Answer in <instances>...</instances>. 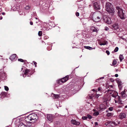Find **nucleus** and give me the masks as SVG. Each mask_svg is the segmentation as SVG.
I'll return each instance as SVG.
<instances>
[{"mask_svg": "<svg viewBox=\"0 0 127 127\" xmlns=\"http://www.w3.org/2000/svg\"><path fill=\"white\" fill-rule=\"evenodd\" d=\"M107 94L111 95V96L114 97H116L118 95V93L115 91L108 90L105 92Z\"/></svg>", "mask_w": 127, "mask_h": 127, "instance_id": "3", "label": "nucleus"}, {"mask_svg": "<svg viewBox=\"0 0 127 127\" xmlns=\"http://www.w3.org/2000/svg\"><path fill=\"white\" fill-rule=\"evenodd\" d=\"M38 35L39 36H41L42 34V32L41 31H39L38 32Z\"/></svg>", "mask_w": 127, "mask_h": 127, "instance_id": "30", "label": "nucleus"}, {"mask_svg": "<svg viewBox=\"0 0 127 127\" xmlns=\"http://www.w3.org/2000/svg\"><path fill=\"white\" fill-rule=\"evenodd\" d=\"M116 9L118 10V14L119 16L122 19H124V14L123 10L119 7H117Z\"/></svg>", "mask_w": 127, "mask_h": 127, "instance_id": "4", "label": "nucleus"}, {"mask_svg": "<svg viewBox=\"0 0 127 127\" xmlns=\"http://www.w3.org/2000/svg\"><path fill=\"white\" fill-rule=\"evenodd\" d=\"M102 88L101 87H99L98 88L97 90H96V91L97 92V91H100L102 90Z\"/></svg>", "mask_w": 127, "mask_h": 127, "instance_id": "35", "label": "nucleus"}, {"mask_svg": "<svg viewBox=\"0 0 127 127\" xmlns=\"http://www.w3.org/2000/svg\"><path fill=\"white\" fill-rule=\"evenodd\" d=\"M99 114V113L98 112H96L94 113L93 115L94 116H97Z\"/></svg>", "mask_w": 127, "mask_h": 127, "instance_id": "28", "label": "nucleus"}, {"mask_svg": "<svg viewBox=\"0 0 127 127\" xmlns=\"http://www.w3.org/2000/svg\"><path fill=\"white\" fill-rule=\"evenodd\" d=\"M2 19V17L1 16H0V20H1Z\"/></svg>", "mask_w": 127, "mask_h": 127, "instance_id": "51", "label": "nucleus"}, {"mask_svg": "<svg viewBox=\"0 0 127 127\" xmlns=\"http://www.w3.org/2000/svg\"><path fill=\"white\" fill-rule=\"evenodd\" d=\"M94 8L96 10L100 9V4L97 2H95L94 4Z\"/></svg>", "mask_w": 127, "mask_h": 127, "instance_id": "9", "label": "nucleus"}, {"mask_svg": "<svg viewBox=\"0 0 127 127\" xmlns=\"http://www.w3.org/2000/svg\"><path fill=\"white\" fill-rule=\"evenodd\" d=\"M119 58L121 62H122V60L124 59V57L123 55H120L119 56Z\"/></svg>", "mask_w": 127, "mask_h": 127, "instance_id": "22", "label": "nucleus"}, {"mask_svg": "<svg viewBox=\"0 0 127 127\" xmlns=\"http://www.w3.org/2000/svg\"><path fill=\"white\" fill-rule=\"evenodd\" d=\"M18 61L21 62H24V61L23 60L21 59H18Z\"/></svg>", "mask_w": 127, "mask_h": 127, "instance_id": "37", "label": "nucleus"}, {"mask_svg": "<svg viewBox=\"0 0 127 127\" xmlns=\"http://www.w3.org/2000/svg\"><path fill=\"white\" fill-rule=\"evenodd\" d=\"M111 124H114L115 126H117V124H116L115 122H112L111 123Z\"/></svg>", "mask_w": 127, "mask_h": 127, "instance_id": "42", "label": "nucleus"}, {"mask_svg": "<svg viewBox=\"0 0 127 127\" xmlns=\"http://www.w3.org/2000/svg\"><path fill=\"white\" fill-rule=\"evenodd\" d=\"M93 91H96V90H95V89H93Z\"/></svg>", "mask_w": 127, "mask_h": 127, "instance_id": "56", "label": "nucleus"}, {"mask_svg": "<svg viewBox=\"0 0 127 127\" xmlns=\"http://www.w3.org/2000/svg\"><path fill=\"white\" fill-rule=\"evenodd\" d=\"M84 47L86 49L90 50H92L93 49L92 48L89 46H84Z\"/></svg>", "mask_w": 127, "mask_h": 127, "instance_id": "23", "label": "nucleus"}, {"mask_svg": "<svg viewBox=\"0 0 127 127\" xmlns=\"http://www.w3.org/2000/svg\"><path fill=\"white\" fill-rule=\"evenodd\" d=\"M113 107H109L108 108L109 110L111 111H112L113 110Z\"/></svg>", "mask_w": 127, "mask_h": 127, "instance_id": "38", "label": "nucleus"}, {"mask_svg": "<svg viewBox=\"0 0 127 127\" xmlns=\"http://www.w3.org/2000/svg\"><path fill=\"white\" fill-rule=\"evenodd\" d=\"M125 90L123 91L121 93V94L122 97H125Z\"/></svg>", "mask_w": 127, "mask_h": 127, "instance_id": "26", "label": "nucleus"}, {"mask_svg": "<svg viewBox=\"0 0 127 127\" xmlns=\"http://www.w3.org/2000/svg\"><path fill=\"white\" fill-rule=\"evenodd\" d=\"M53 117L51 115H48L47 116V118L48 121L50 122V123L52 122L53 120Z\"/></svg>", "mask_w": 127, "mask_h": 127, "instance_id": "11", "label": "nucleus"}, {"mask_svg": "<svg viewBox=\"0 0 127 127\" xmlns=\"http://www.w3.org/2000/svg\"><path fill=\"white\" fill-rule=\"evenodd\" d=\"M118 124H119L120 122H117Z\"/></svg>", "mask_w": 127, "mask_h": 127, "instance_id": "59", "label": "nucleus"}, {"mask_svg": "<svg viewBox=\"0 0 127 127\" xmlns=\"http://www.w3.org/2000/svg\"><path fill=\"white\" fill-rule=\"evenodd\" d=\"M72 123L76 125H79L80 124V123L79 122H77L75 120H71Z\"/></svg>", "mask_w": 127, "mask_h": 127, "instance_id": "13", "label": "nucleus"}, {"mask_svg": "<svg viewBox=\"0 0 127 127\" xmlns=\"http://www.w3.org/2000/svg\"><path fill=\"white\" fill-rule=\"evenodd\" d=\"M118 76V74H116L115 75V76L116 77H117Z\"/></svg>", "mask_w": 127, "mask_h": 127, "instance_id": "49", "label": "nucleus"}, {"mask_svg": "<svg viewBox=\"0 0 127 127\" xmlns=\"http://www.w3.org/2000/svg\"><path fill=\"white\" fill-rule=\"evenodd\" d=\"M117 63V62L115 60H114L113 61L112 64L113 65H115Z\"/></svg>", "mask_w": 127, "mask_h": 127, "instance_id": "34", "label": "nucleus"}, {"mask_svg": "<svg viewBox=\"0 0 127 127\" xmlns=\"http://www.w3.org/2000/svg\"><path fill=\"white\" fill-rule=\"evenodd\" d=\"M114 114L112 113H108L106 115V116L108 117L112 116Z\"/></svg>", "mask_w": 127, "mask_h": 127, "instance_id": "19", "label": "nucleus"}, {"mask_svg": "<svg viewBox=\"0 0 127 127\" xmlns=\"http://www.w3.org/2000/svg\"><path fill=\"white\" fill-rule=\"evenodd\" d=\"M60 122L59 121H56L54 122V124L55 125H59L60 124Z\"/></svg>", "mask_w": 127, "mask_h": 127, "instance_id": "29", "label": "nucleus"}, {"mask_svg": "<svg viewBox=\"0 0 127 127\" xmlns=\"http://www.w3.org/2000/svg\"><path fill=\"white\" fill-rule=\"evenodd\" d=\"M111 4L107 2L106 4V10L109 13H113L114 12V9L112 7Z\"/></svg>", "mask_w": 127, "mask_h": 127, "instance_id": "2", "label": "nucleus"}, {"mask_svg": "<svg viewBox=\"0 0 127 127\" xmlns=\"http://www.w3.org/2000/svg\"><path fill=\"white\" fill-rule=\"evenodd\" d=\"M122 84H121L118 85L119 89L120 90H121L122 88Z\"/></svg>", "mask_w": 127, "mask_h": 127, "instance_id": "33", "label": "nucleus"}, {"mask_svg": "<svg viewBox=\"0 0 127 127\" xmlns=\"http://www.w3.org/2000/svg\"><path fill=\"white\" fill-rule=\"evenodd\" d=\"M3 73V76H1V77H3L4 78L6 77V76L5 75V74L4 73Z\"/></svg>", "mask_w": 127, "mask_h": 127, "instance_id": "44", "label": "nucleus"}, {"mask_svg": "<svg viewBox=\"0 0 127 127\" xmlns=\"http://www.w3.org/2000/svg\"><path fill=\"white\" fill-rule=\"evenodd\" d=\"M76 15L77 16H78L79 15V13L78 12H76Z\"/></svg>", "mask_w": 127, "mask_h": 127, "instance_id": "47", "label": "nucleus"}, {"mask_svg": "<svg viewBox=\"0 0 127 127\" xmlns=\"http://www.w3.org/2000/svg\"><path fill=\"white\" fill-rule=\"evenodd\" d=\"M118 97H119V98H120V97H119V96H118Z\"/></svg>", "mask_w": 127, "mask_h": 127, "instance_id": "64", "label": "nucleus"}, {"mask_svg": "<svg viewBox=\"0 0 127 127\" xmlns=\"http://www.w3.org/2000/svg\"><path fill=\"white\" fill-rule=\"evenodd\" d=\"M4 89L6 91H8L9 90V88L8 87L6 86H4Z\"/></svg>", "mask_w": 127, "mask_h": 127, "instance_id": "31", "label": "nucleus"}, {"mask_svg": "<svg viewBox=\"0 0 127 127\" xmlns=\"http://www.w3.org/2000/svg\"><path fill=\"white\" fill-rule=\"evenodd\" d=\"M115 103H117V101L116 100H115Z\"/></svg>", "mask_w": 127, "mask_h": 127, "instance_id": "60", "label": "nucleus"}, {"mask_svg": "<svg viewBox=\"0 0 127 127\" xmlns=\"http://www.w3.org/2000/svg\"><path fill=\"white\" fill-rule=\"evenodd\" d=\"M90 30L93 32H97L98 31L97 29L94 27H92L91 28Z\"/></svg>", "mask_w": 127, "mask_h": 127, "instance_id": "14", "label": "nucleus"}, {"mask_svg": "<svg viewBox=\"0 0 127 127\" xmlns=\"http://www.w3.org/2000/svg\"><path fill=\"white\" fill-rule=\"evenodd\" d=\"M118 25L117 24H115L112 26L111 28L113 30H116L118 29Z\"/></svg>", "mask_w": 127, "mask_h": 127, "instance_id": "12", "label": "nucleus"}, {"mask_svg": "<svg viewBox=\"0 0 127 127\" xmlns=\"http://www.w3.org/2000/svg\"><path fill=\"white\" fill-rule=\"evenodd\" d=\"M30 24L31 25H32L33 24V23L32 22H30Z\"/></svg>", "mask_w": 127, "mask_h": 127, "instance_id": "50", "label": "nucleus"}, {"mask_svg": "<svg viewBox=\"0 0 127 127\" xmlns=\"http://www.w3.org/2000/svg\"><path fill=\"white\" fill-rule=\"evenodd\" d=\"M30 117L29 115L25 119V120L28 122H29L30 121H32L31 120V118H29Z\"/></svg>", "mask_w": 127, "mask_h": 127, "instance_id": "18", "label": "nucleus"}, {"mask_svg": "<svg viewBox=\"0 0 127 127\" xmlns=\"http://www.w3.org/2000/svg\"><path fill=\"white\" fill-rule=\"evenodd\" d=\"M79 67V66L78 67H76L75 68H78V67Z\"/></svg>", "mask_w": 127, "mask_h": 127, "instance_id": "62", "label": "nucleus"}, {"mask_svg": "<svg viewBox=\"0 0 127 127\" xmlns=\"http://www.w3.org/2000/svg\"><path fill=\"white\" fill-rule=\"evenodd\" d=\"M18 127H27L26 125H25L23 123H21L19 124Z\"/></svg>", "mask_w": 127, "mask_h": 127, "instance_id": "20", "label": "nucleus"}, {"mask_svg": "<svg viewBox=\"0 0 127 127\" xmlns=\"http://www.w3.org/2000/svg\"><path fill=\"white\" fill-rule=\"evenodd\" d=\"M110 86V87L111 88H112L113 87V86L112 85Z\"/></svg>", "mask_w": 127, "mask_h": 127, "instance_id": "57", "label": "nucleus"}, {"mask_svg": "<svg viewBox=\"0 0 127 127\" xmlns=\"http://www.w3.org/2000/svg\"><path fill=\"white\" fill-rule=\"evenodd\" d=\"M68 79V75L66 76L65 77H63L61 79L59 80L58 81H57V82L58 83H59L61 84L60 83L61 82L62 83H64L66 82Z\"/></svg>", "mask_w": 127, "mask_h": 127, "instance_id": "6", "label": "nucleus"}, {"mask_svg": "<svg viewBox=\"0 0 127 127\" xmlns=\"http://www.w3.org/2000/svg\"><path fill=\"white\" fill-rule=\"evenodd\" d=\"M106 22L108 24H110L111 23L110 19L109 18H107Z\"/></svg>", "mask_w": 127, "mask_h": 127, "instance_id": "16", "label": "nucleus"}, {"mask_svg": "<svg viewBox=\"0 0 127 127\" xmlns=\"http://www.w3.org/2000/svg\"><path fill=\"white\" fill-rule=\"evenodd\" d=\"M35 19H37V18H35Z\"/></svg>", "mask_w": 127, "mask_h": 127, "instance_id": "61", "label": "nucleus"}, {"mask_svg": "<svg viewBox=\"0 0 127 127\" xmlns=\"http://www.w3.org/2000/svg\"><path fill=\"white\" fill-rule=\"evenodd\" d=\"M101 14L99 12H96L94 13L92 15L93 20L95 22H98L101 19Z\"/></svg>", "mask_w": 127, "mask_h": 127, "instance_id": "1", "label": "nucleus"}, {"mask_svg": "<svg viewBox=\"0 0 127 127\" xmlns=\"http://www.w3.org/2000/svg\"><path fill=\"white\" fill-rule=\"evenodd\" d=\"M48 38V36H45L44 37V39L46 40Z\"/></svg>", "mask_w": 127, "mask_h": 127, "instance_id": "43", "label": "nucleus"}, {"mask_svg": "<svg viewBox=\"0 0 127 127\" xmlns=\"http://www.w3.org/2000/svg\"><path fill=\"white\" fill-rule=\"evenodd\" d=\"M87 118L89 119H90L92 118V116L88 114L87 115Z\"/></svg>", "mask_w": 127, "mask_h": 127, "instance_id": "27", "label": "nucleus"}, {"mask_svg": "<svg viewBox=\"0 0 127 127\" xmlns=\"http://www.w3.org/2000/svg\"><path fill=\"white\" fill-rule=\"evenodd\" d=\"M106 112H108V110H106Z\"/></svg>", "mask_w": 127, "mask_h": 127, "instance_id": "58", "label": "nucleus"}, {"mask_svg": "<svg viewBox=\"0 0 127 127\" xmlns=\"http://www.w3.org/2000/svg\"><path fill=\"white\" fill-rule=\"evenodd\" d=\"M105 125H108V123H107H107H106L105 124Z\"/></svg>", "mask_w": 127, "mask_h": 127, "instance_id": "54", "label": "nucleus"}, {"mask_svg": "<svg viewBox=\"0 0 127 127\" xmlns=\"http://www.w3.org/2000/svg\"><path fill=\"white\" fill-rule=\"evenodd\" d=\"M38 23V22H36V23Z\"/></svg>", "mask_w": 127, "mask_h": 127, "instance_id": "63", "label": "nucleus"}, {"mask_svg": "<svg viewBox=\"0 0 127 127\" xmlns=\"http://www.w3.org/2000/svg\"><path fill=\"white\" fill-rule=\"evenodd\" d=\"M106 44V43H104L103 42H101L100 43H99V45H105Z\"/></svg>", "mask_w": 127, "mask_h": 127, "instance_id": "39", "label": "nucleus"}, {"mask_svg": "<svg viewBox=\"0 0 127 127\" xmlns=\"http://www.w3.org/2000/svg\"><path fill=\"white\" fill-rule=\"evenodd\" d=\"M112 122H111V121H109L107 123H108V124H109L110 123H111Z\"/></svg>", "mask_w": 127, "mask_h": 127, "instance_id": "48", "label": "nucleus"}, {"mask_svg": "<svg viewBox=\"0 0 127 127\" xmlns=\"http://www.w3.org/2000/svg\"><path fill=\"white\" fill-rule=\"evenodd\" d=\"M2 15H4L5 14V13L4 12H2Z\"/></svg>", "mask_w": 127, "mask_h": 127, "instance_id": "52", "label": "nucleus"}, {"mask_svg": "<svg viewBox=\"0 0 127 127\" xmlns=\"http://www.w3.org/2000/svg\"><path fill=\"white\" fill-rule=\"evenodd\" d=\"M1 95L2 97H4L6 95V93L4 92H1Z\"/></svg>", "mask_w": 127, "mask_h": 127, "instance_id": "24", "label": "nucleus"}, {"mask_svg": "<svg viewBox=\"0 0 127 127\" xmlns=\"http://www.w3.org/2000/svg\"><path fill=\"white\" fill-rule=\"evenodd\" d=\"M95 125H97V122H95Z\"/></svg>", "mask_w": 127, "mask_h": 127, "instance_id": "55", "label": "nucleus"}, {"mask_svg": "<svg viewBox=\"0 0 127 127\" xmlns=\"http://www.w3.org/2000/svg\"><path fill=\"white\" fill-rule=\"evenodd\" d=\"M60 95H56L53 94L52 96L54 99H57L60 97Z\"/></svg>", "mask_w": 127, "mask_h": 127, "instance_id": "15", "label": "nucleus"}, {"mask_svg": "<svg viewBox=\"0 0 127 127\" xmlns=\"http://www.w3.org/2000/svg\"><path fill=\"white\" fill-rule=\"evenodd\" d=\"M116 82L117 83L118 85L122 84V82L119 79L117 78L116 79Z\"/></svg>", "mask_w": 127, "mask_h": 127, "instance_id": "21", "label": "nucleus"}, {"mask_svg": "<svg viewBox=\"0 0 127 127\" xmlns=\"http://www.w3.org/2000/svg\"><path fill=\"white\" fill-rule=\"evenodd\" d=\"M29 118H31L32 121L34 120L33 122L36 121L38 119V117L37 115L35 114H32L29 115Z\"/></svg>", "mask_w": 127, "mask_h": 127, "instance_id": "5", "label": "nucleus"}, {"mask_svg": "<svg viewBox=\"0 0 127 127\" xmlns=\"http://www.w3.org/2000/svg\"><path fill=\"white\" fill-rule=\"evenodd\" d=\"M33 64H34L35 65V67H36L37 66L36 65V64H37L35 62H34V61H33Z\"/></svg>", "mask_w": 127, "mask_h": 127, "instance_id": "46", "label": "nucleus"}, {"mask_svg": "<svg viewBox=\"0 0 127 127\" xmlns=\"http://www.w3.org/2000/svg\"><path fill=\"white\" fill-rule=\"evenodd\" d=\"M100 108L101 110L104 109L106 108V107L103 104H101L100 106Z\"/></svg>", "mask_w": 127, "mask_h": 127, "instance_id": "17", "label": "nucleus"}, {"mask_svg": "<svg viewBox=\"0 0 127 127\" xmlns=\"http://www.w3.org/2000/svg\"><path fill=\"white\" fill-rule=\"evenodd\" d=\"M30 8V6L29 5L25 7V9L26 10L29 9Z\"/></svg>", "mask_w": 127, "mask_h": 127, "instance_id": "32", "label": "nucleus"}, {"mask_svg": "<svg viewBox=\"0 0 127 127\" xmlns=\"http://www.w3.org/2000/svg\"><path fill=\"white\" fill-rule=\"evenodd\" d=\"M120 119L122 120L126 118V115L125 113H121L119 116Z\"/></svg>", "mask_w": 127, "mask_h": 127, "instance_id": "10", "label": "nucleus"}, {"mask_svg": "<svg viewBox=\"0 0 127 127\" xmlns=\"http://www.w3.org/2000/svg\"><path fill=\"white\" fill-rule=\"evenodd\" d=\"M106 52L108 55H109L110 52L109 51L106 50Z\"/></svg>", "mask_w": 127, "mask_h": 127, "instance_id": "40", "label": "nucleus"}, {"mask_svg": "<svg viewBox=\"0 0 127 127\" xmlns=\"http://www.w3.org/2000/svg\"><path fill=\"white\" fill-rule=\"evenodd\" d=\"M99 95H100L99 94H96L95 95V97L96 98H98Z\"/></svg>", "mask_w": 127, "mask_h": 127, "instance_id": "41", "label": "nucleus"}, {"mask_svg": "<svg viewBox=\"0 0 127 127\" xmlns=\"http://www.w3.org/2000/svg\"><path fill=\"white\" fill-rule=\"evenodd\" d=\"M82 118L83 120H86L87 119V116H83Z\"/></svg>", "mask_w": 127, "mask_h": 127, "instance_id": "36", "label": "nucleus"}, {"mask_svg": "<svg viewBox=\"0 0 127 127\" xmlns=\"http://www.w3.org/2000/svg\"><path fill=\"white\" fill-rule=\"evenodd\" d=\"M105 30L106 31H107L109 30V28L107 27H105Z\"/></svg>", "mask_w": 127, "mask_h": 127, "instance_id": "45", "label": "nucleus"}, {"mask_svg": "<svg viewBox=\"0 0 127 127\" xmlns=\"http://www.w3.org/2000/svg\"><path fill=\"white\" fill-rule=\"evenodd\" d=\"M104 78V77H101V78H100V79H103Z\"/></svg>", "mask_w": 127, "mask_h": 127, "instance_id": "53", "label": "nucleus"}, {"mask_svg": "<svg viewBox=\"0 0 127 127\" xmlns=\"http://www.w3.org/2000/svg\"><path fill=\"white\" fill-rule=\"evenodd\" d=\"M119 48L118 47H116L115 48L114 50V51L112 52V53H113L114 52H117Z\"/></svg>", "mask_w": 127, "mask_h": 127, "instance_id": "25", "label": "nucleus"}, {"mask_svg": "<svg viewBox=\"0 0 127 127\" xmlns=\"http://www.w3.org/2000/svg\"><path fill=\"white\" fill-rule=\"evenodd\" d=\"M33 74V73L31 72V70L29 69H27L25 71L24 73V74L25 76H24V75L23 74L22 75H23V76L24 77H26V76H27L28 77L32 75Z\"/></svg>", "mask_w": 127, "mask_h": 127, "instance_id": "7", "label": "nucleus"}, {"mask_svg": "<svg viewBox=\"0 0 127 127\" xmlns=\"http://www.w3.org/2000/svg\"><path fill=\"white\" fill-rule=\"evenodd\" d=\"M18 57L16 54H14L11 55L9 58L12 61H14L16 60Z\"/></svg>", "mask_w": 127, "mask_h": 127, "instance_id": "8", "label": "nucleus"}]
</instances>
